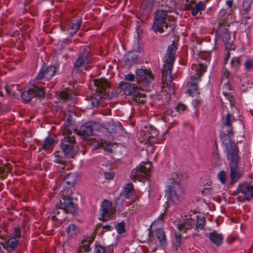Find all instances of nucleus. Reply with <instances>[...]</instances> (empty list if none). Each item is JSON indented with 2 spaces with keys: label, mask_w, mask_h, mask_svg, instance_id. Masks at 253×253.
Returning <instances> with one entry per match:
<instances>
[{
  "label": "nucleus",
  "mask_w": 253,
  "mask_h": 253,
  "mask_svg": "<svg viewBox=\"0 0 253 253\" xmlns=\"http://www.w3.org/2000/svg\"><path fill=\"white\" fill-rule=\"evenodd\" d=\"M150 9L146 8V9L143 10V12L142 14H145L146 17H147L150 13Z\"/></svg>",
  "instance_id": "338daca9"
},
{
  "label": "nucleus",
  "mask_w": 253,
  "mask_h": 253,
  "mask_svg": "<svg viewBox=\"0 0 253 253\" xmlns=\"http://www.w3.org/2000/svg\"><path fill=\"white\" fill-rule=\"evenodd\" d=\"M165 113L167 115H170L172 117L175 116V114H174L173 111L171 108H167L165 111Z\"/></svg>",
  "instance_id": "680f3d73"
},
{
  "label": "nucleus",
  "mask_w": 253,
  "mask_h": 253,
  "mask_svg": "<svg viewBox=\"0 0 253 253\" xmlns=\"http://www.w3.org/2000/svg\"><path fill=\"white\" fill-rule=\"evenodd\" d=\"M56 72V68L54 66H50L46 68H42L36 77L37 80H41L45 78L47 80L51 79Z\"/></svg>",
  "instance_id": "2eb2a0df"
},
{
  "label": "nucleus",
  "mask_w": 253,
  "mask_h": 253,
  "mask_svg": "<svg viewBox=\"0 0 253 253\" xmlns=\"http://www.w3.org/2000/svg\"><path fill=\"white\" fill-rule=\"evenodd\" d=\"M91 55L89 48L84 47L78 55L74 64V70L77 72H81L84 70H87V65L90 63Z\"/></svg>",
  "instance_id": "6e6552de"
},
{
  "label": "nucleus",
  "mask_w": 253,
  "mask_h": 253,
  "mask_svg": "<svg viewBox=\"0 0 253 253\" xmlns=\"http://www.w3.org/2000/svg\"><path fill=\"white\" fill-rule=\"evenodd\" d=\"M245 68L248 71H251L253 69V60L249 59L247 60L244 64Z\"/></svg>",
  "instance_id": "ea45409f"
},
{
  "label": "nucleus",
  "mask_w": 253,
  "mask_h": 253,
  "mask_svg": "<svg viewBox=\"0 0 253 253\" xmlns=\"http://www.w3.org/2000/svg\"><path fill=\"white\" fill-rule=\"evenodd\" d=\"M168 10L166 9H158L155 12V17L153 23L152 29L155 33H161L167 31L169 34L174 31L175 25L174 24H169L167 22Z\"/></svg>",
  "instance_id": "39448f33"
},
{
  "label": "nucleus",
  "mask_w": 253,
  "mask_h": 253,
  "mask_svg": "<svg viewBox=\"0 0 253 253\" xmlns=\"http://www.w3.org/2000/svg\"><path fill=\"white\" fill-rule=\"evenodd\" d=\"M59 153V152L58 151H56L54 153L55 157L58 158L55 162L59 164H63L65 161L63 160L62 157L60 156Z\"/></svg>",
  "instance_id": "09e8293b"
},
{
  "label": "nucleus",
  "mask_w": 253,
  "mask_h": 253,
  "mask_svg": "<svg viewBox=\"0 0 253 253\" xmlns=\"http://www.w3.org/2000/svg\"><path fill=\"white\" fill-rule=\"evenodd\" d=\"M175 240L173 243V245H174L175 249L177 250L178 249V248L180 246V245H181V235L180 234H179V235L175 234Z\"/></svg>",
  "instance_id": "79ce46f5"
},
{
  "label": "nucleus",
  "mask_w": 253,
  "mask_h": 253,
  "mask_svg": "<svg viewBox=\"0 0 253 253\" xmlns=\"http://www.w3.org/2000/svg\"><path fill=\"white\" fill-rule=\"evenodd\" d=\"M241 171L239 170L238 163H230V176L231 183L236 182L241 177Z\"/></svg>",
  "instance_id": "a211bd4d"
},
{
  "label": "nucleus",
  "mask_w": 253,
  "mask_h": 253,
  "mask_svg": "<svg viewBox=\"0 0 253 253\" xmlns=\"http://www.w3.org/2000/svg\"><path fill=\"white\" fill-rule=\"evenodd\" d=\"M136 82L139 83L138 79L142 80L145 82L148 86L150 85V83L154 80V77L150 70L146 69H139L136 71Z\"/></svg>",
  "instance_id": "ddd939ff"
},
{
  "label": "nucleus",
  "mask_w": 253,
  "mask_h": 253,
  "mask_svg": "<svg viewBox=\"0 0 253 253\" xmlns=\"http://www.w3.org/2000/svg\"><path fill=\"white\" fill-rule=\"evenodd\" d=\"M130 84L128 83H121L120 84V93L123 92V94L128 95L131 94V92H129L128 90L130 87Z\"/></svg>",
  "instance_id": "2f4dec72"
},
{
  "label": "nucleus",
  "mask_w": 253,
  "mask_h": 253,
  "mask_svg": "<svg viewBox=\"0 0 253 253\" xmlns=\"http://www.w3.org/2000/svg\"><path fill=\"white\" fill-rule=\"evenodd\" d=\"M74 143H61V148L67 158H74L77 153V149L73 146Z\"/></svg>",
  "instance_id": "6ab92c4d"
},
{
  "label": "nucleus",
  "mask_w": 253,
  "mask_h": 253,
  "mask_svg": "<svg viewBox=\"0 0 253 253\" xmlns=\"http://www.w3.org/2000/svg\"><path fill=\"white\" fill-rule=\"evenodd\" d=\"M55 138V136L52 137L49 135L45 139L44 142H55L58 141V140H56Z\"/></svg>",
  "instance_id": "5fc2aeb1"
},
{
  "label": "nucleus",
  "mask_w": 253,
  "mask_h": 253,
  "mask_svg": "<svg viewBox=\"0 0 253 253\" xmlns=\"http://www.w3.org/2000/svg\"><path fill=\"white\" fill-rule=\"evenodd\" d=\"M100 216L99 219L100 220L107 221L112 216L113 213L112 204L111 202L104 200L102 202L100 209Z\"/></svg>",
  "instance_id": "f8f14e48"
},
{
  "label": "nucleus",
  "mask_w": 253,
  "mask_h": 253,
  "mask_svg": "<svg viewBox=\"0 0 253 253\" xmlns=\"http://www.w3.org/2000/svg\"><path fill=\"white\" fill-rule=\"evenodd\" d=\"M21 237V230L19 227H16L14 230V235L12 238L19 239Z\"/></svg>",
  "instance_id": "de8ad7c7"
},
{
  "label": "nucleus",
  "mask_w": 253,
  "mask_h": 253,
  "mask_svg": "<svg viewBox=\"0 0 253 253\" xmlns=\"http://www.w3.org/2000/svg\"><path fill=\"white\" fill-rule=\"evenodd\" d=\"M102 228L105 231H111L113 229V227L110 224L104 225L102 226Z\"/></svg>",
  "instance_id": "052dcab7"
},
{
  "label": "nucleus",
  "mask_w": 253,
  "mask_h": 253,
  "mask_svg": "<svg viewBox=\"0 0 253 253\" xmlns=\"http://www.w3.org/2000/svg\"><path fill=\"white\" fill-rule=\"evenodd\" d=\"M207 2V1L203 2L200 1L196 3L194 6L193 8H192V10L191 11L192 15L195 16L199 12L201 14V12L206 9Z\"/></svg>",
  "instance_id": "bb28decb"
},
{
  "label": "nucleus",
  "mask_w": 253,
  "mask_h": 253,
  "mask_svg": "<svg viewBox=\"0 0 253 253\" xmlns=\"http://www.w3.org/2000/svg\"><path fill=\"white\" fill-rule=\"evenodd\" d=\"M21 97L22 100L25 102H29L34 97L43 98L44 89L42 87L34 85L32 88L22 92Z\"/></svg>",
  "instance_id": "9d476101"
},
{
  "label": "nucleus",
  "mask_w": 253,
  "mask_h": 253,
  "mask_svg": "<svg viewBox=\"0 0 253 253\" xmlns=\"http://www.w3.org/2000/svg\"><path fill=\"white\" fill-rule=\"evenodd\" d=\"M226 149L228 160L230 163H238L239 150L236 143H223Z\"/></svg>",
  "instance_id": "9b49d317"
},
{
  "label": "nucleus",
  "mask_w": 253,
  "mask_h": 253,
  "mask_svg": "<svg viewBox=\"0 0 253 253\" xmlns=\"http://www.w3.org/2000/svg\"><path fill=\"white\" fill-rule=\"evenodd\" d=\"M174 109L178 112H183L187 109V106L182 103H179L175 107Z\"/></svg>",
  "instance_id": "c03bdc74"
},
{
  "label": "nucleus",
  "mask_w": 253,
  "mask_h": 253,
  "mask_svg": "<svg viewBox=\"0 0 253 253\" xmlns=\"http://www.w3.org/2000/svg\"><path fill=\"white\" fill-rule=\"evenodd\" d=\"M135 77L133 74H128L125 76V80L128 82L135 81Z\"/></svg>",
  "instance_id": "8fccbe9b"
},
{
  "label": "nucleus",
  "mask_w": 253,
  "mask_h": 253,
  "mask_svg": "<svg viewBox=\"0 0 253 253\" xmlns=\"http://www.w3.org/2000/svg\"><path fill=\"white\" fill-rule=\"evenodd\" d=\"M62 199L56 204V209L54 211L55 215L60 213L59 209H61L64 212L70 213L74 214L76 212V206L73 202V198L69 195H65L64 193L61 194Z\"/></svg>",
  "instance_id": "0eeeda50"
},
{
  "label": "nucleus",
  "mask_w": 253,
  "mask_h": 253,
  "mask_svg": "<svg viewBox=\"0 0 253 253\" xmlns=\"http://www.w3.org/2000/svg\"><path fill=\"white\" fill-rule=\"evenodd\" d=\"M205 221V218H203L200 219H198L195 223V224H196V228L197 229H202L203 228Z\"/></svg>",
  "instance_id": "a18cd8bd"
},
{
  "label": "nucleus",
  "mask_w": 253,
  "mask_h": 253,
  "mask_svg": "<svg viewBox=\"0 0 253 253\" xmlns=\"http://www.w3.org/2000/svg\"><path fill=\"white\" fill-rule=\"evenodd\" d=\"M238 192L244 195L246 200H250L253 197V186L245 183L240 184L237 188Z\"/></svg>",
  "instance_id": "dca6fc26"
},
{
  "label": "nucleus",
  "mask_w": 253,
  "mask_h": 253,
  "mask_svg": "<svg viewBox=\"0 0 253 253\" xmlns=\"http://www.w3.org/2000/svg\"><path fill=\"white\" fill-rule=\"evenodd\" d=\"M253 0H243L242 4V10L245 13L247 14L248 12L250 11L251 4Z\"/></svg>",
  "instance_id": "72a5a7b5"
},
{
  "label": "nucleus",
  "mask_w": 253,
  "mask_h": 253,
  "mask_svg": "<svg viewBox=\"0 0 253 253\" xmlns=\"http://www.w3.org/2000/svg\"><path fill=\"white\" fill-rule=\"evenodd\" d=\"M167 205H179L184 199L185 192L180 183L173 178L169 179L166 185L165 190Z\"/></svg>",
  "instance_id": "f03ea898"
},
{
  "label": "nucleus",
  "mask_w": 253,
  "mask_h": 253,
  "mask_svg": "<svg viewBox=\"0 0 253 253\" xmlns=\"http://www.w3.org/2000/svg\"><path fill=\"white\" fill-rule=\"evenodd\" d=\"M196 220L194 219H187L183 223L178 225V229L181 232H186L187 230L191 229L194 226Z\"/></svg>",
  "instance_id": "393cba45"
},
{
  "label": "nucleus",
  "mask_w": 253,
  "mask_h": 253,
  "mask_svg": "<svg viewBox=\"0 0 253 253\" xmlns=\"http://www.w3.org/2000/svg\"><path fill=\"white\" fill-rule=\"evenodd\" d=\"M218 178L221 184H225L226 182V172L223 170L220 171L218 174Z\"/></svg>",
  "instance_id": "37998d69"
},
{
  "label": "nucleus",
  "mask_w": 253,
  "mask_h": 253,
  "mask_svg": "<svg viewBox=\"0 0 253 253\" xmlns=\"http://www.w3.org/2000/svg\"><path fill=\"white\" fill-rule=\"evenodd\" d=\"M82 20L77 21L75 23H72L70 26V29L71 30L70 34L72 36L76 34L77 31L80 29Z\"/></svg>",
  "instance_id": "473e14b6"
},
{
  "label": "nucleus",
  "mask_w": 253,
  "mask_h": 253,
  "mask_svg": "<svg viewBox=\"0 0 253 253\" xmlns=\"http://www.w3.org/2000/svg\"><path fill=\"white\" fill-rule=\"evenodd\" d=\"M250 19H251V17L247 15V16H245L244 17V18L243 19V21L244 22L245 24H247L249 23L248 21Z\"/></svg>",
  "instance_id": "e2e57ef3"
},
{
  "label": "nucleus",
  "mask_w": 253,
  "mask_h": 253,
  "mask_svg": "<svg viewBox=\"0 0 253 253\" xmlns=\"http://www.w3.org/2000/svg\"><path fill=\"white\" fill-rule=\"evenodd\" d=\"M176 48L175 45L174 44H171L168 46L164 57V64L162 69V84L164 85H166L169 88H173L171 70L175 60Z\"/></svg>",
  "instance_id": "f257e3e1"
},
{
  "label": "nucleus",
  "mask_w": 253,
  "mask_h": 253,
  "mask_svg": "<svg viewBox=\"0 0 253 253\" xmlns=\"http://www.w3.org/2000/svg\"><path fill=\"white\" fill-rule=\"evenodd\" d=\"M233 135V132L232 134L228 133L226 134L225 133H220V138L222 142H224L225 141H228V142H232L231 137Z\"/></svg>",
  "instance_id": "c9c22d12"
},
{
  "label": "nucleus",
  "mask_w": 253,
  "mask_h": 253,
  "mask_svg": "<svg viewBox=\"0 0 253 253\" xmlns=\"http://www.w3.org/2000/svg\"><path fill=\"white\" fill-rule=\"evenodd\" d=\"M145 128L147 129L145 133V137L147 139V142H152L151 138H156L158 136L159 131L151 125H148V127L145 126Z\"/></svg>",
  "instance_id": "4be33fe9"
},
{
  "label": "nucleus",
  "mask_w": 253,
  "mask_h": 253,
  "mask_svg": "<svg viewBox=\"0 0 253 253\" xmlns=\"http://www.w3.org/2000/svg\"><path fill=\"white\" fill-rule=\"evenodd\" d=\"M82 245L81 246L82 249L85 252L88 253L91 251V248L85 243L82 242Z\"/></svg>",
  "instance_id": "3c124183"
},
{
  "label": "nucleus",
  "mask_w": 253,
  "mask_h": 253,
  "mask_svg": "<svg viewBox=\"0 0 253 253\" xmlns=\"http://www.w3.org/2000/svg\"><path fill=\"white\" fill-rule=\"evenodd\" d=\"M164 209L163 210V213L162 212L161 213V214L160 215V216H159V217L158 218V220H162L164 216H165V215L166 214V213L167 212V209L168 208H169V205H167L166 204V205H165L164 206Z\"/></svg>",
  "instance_id": "864d4df0"
},
{
  "label": "nucleus",
  "mask_w": 253,
  "mask_h": 253,
  "mask_svg": "<svg viewBox=\"0 0 253 253\" xmlns=\"http://www.w3.org/2000/svg\"><path fill=\"white\" fill-rule=\"evenodd\" d=\"M152 164L150 162L140 163L135 169L131 171V177L133 180L141 181L143 179H147L150 175Z\"/></svg>",
  "instance_id": "1a4fd4ad"
},
{
  "label": "nucleus",
  "mask_w": 253,
  "mask_h": 253,
  "mask_svg": "<svg viewBox=\"0 0 253 253\" xmlns=\"http://www.w3.org/2000/svg\"><path fill=\"white\" fill-rule=\"evenodd\" d=\"M94 239L91 238H87L86 239H84L82 241L83 243H86L88 245H90L93 242Z\"/></svg>",
  "instance_id": "bf43d9fd"
},
{
  "label": "nucleus",
  "mask_w": 253,
  "mask_h": 253,
  "mask_svg": "<svg viewBox=\"0 0 253 253\" xmlns=\"http://www.w3.org/2000/svg\"><path fill=\"white\" fill-rule=\"evenodd\" d=\"M186 7L187 10H192V8H193L194 6H193V4H192V3H187Z\"/></svg>",
  "instance_id": "774afa93"
},
{
  "label": "nucleus",
  "mask_w": 253,
  "mask_h": 253,
  "mask_svg": "<svg viewBox=\"0 0 253 253\" xmlns=\"http://www.w3.org/2000/svg\"><path fill=\"white\" fill-rule=\"evenodd\" d=\"M117 143H95L96 146H94L92 150L96 151L98 153L103 150L108 152H111L112 149L114 144Z\"/></svg>",
  "instance_id": "b1692460"
},
{
  "label": "nucleus",
  "mask_w": 253,
  "mask_h": 253,
  "mask_svg": "<svg viewBox=\"0 0 253 253\" xmlns=\"http://www.w3.org/2000/svg\"><path fill=\"white\" fill-rule=\"evenodd\" d=\"M96 124L94 122H87L82 125L79 130L76 129V134L82 136L84 139L91 135Z\"/></svg>",
  "instance_id": "4468645a"
},
{
  "label": "nucleus",
  "mask_w": 253,
  "mask_h": 253,
  "mask_svg": "<svg viewBox=\"0 0 253 253\" xmlns=\"http://www.w3.org/2000/svg\"><path fill=\"white\" fill-rule=\"evenodd\" d=\"M207 66L202 63L198 65H193L192 69L195 70L196 72L191 75V81L187 83L188 89L187 92L190 96H194L199 94L198 84L201 81V77L206 71Z\"/></svg>",
  "instance_id": "423d86ee"
},
{
  "label": "nucleus",
  "mask_w": 253,
  "mask_h": 253,
  "mask_svg": "<svg viewBox=\"0 0 253 253\" xmlns=\"http://www.w3.org/2000/svg\"><path fill=\"white\" fill-rule=\"evenodd\" d=\"M202 102L200 99H195L193 101V104L195 107L198 108L201 105Z\"/></svg>",
  "instance_id": "13d9d810"
},
{
  "label": "nucleus",
  "mask_w": 253,
  "mask_h": 253,
  "mask_svg": "<svg viewBox=\"0 0 253 253\" xmlns=\"http://www.w3.org/2000/svg\"><path fill=\"white\" fill-rule=\"evenodd\" d=\"M19 240L15 238L10 237L8 241L5 243V245H3L4 249L8 252L15 249L17 247Z\"/></svg>",
  "instance_id": "c85d7f7f"
},
{
  "label": "nucleus",
  "mask_w": 253,
  "mask_h": 253,
  "mask_svg": "<svg viewBox=\"0 0 253 253\" xmlns=\"http://www.w3.org/2000/svg\"><path fill=\"white\" fill-rule=\"evenodd\" d=\"M208 237L210 241L216 247L221 245L224 239V235L222 233H218L216 231L209 233Z\"/></svg>",
  "instance_id": "aec40b11"
},
{
  "label": "nucleus",
  "mask_w": 253,
  "mask_h": 253,
  "mask_svg": "<svg viewBox=\"0 0 253 253\" xmlns=\"http://www.w3.org/2000/svg\"><path fill=\"white\" fill-rule=\"evenodd\" d=\"M233 0H228L226 1V5L229 8H231L233 6Z\"/></svg>",
  "instance_id": "0e129e2a"
},
{
  "label": "nucleus",
  "mask_w": 253,
  "mask_h": 253,
  "mask_svg": "<svg viewBox=\"0 0 253 253\" xmlns=\"http://www.w3.org/2000/svg\"><path fill=\"white\" fill-rule=\"evenodd\" d=\"M106 129L110 133H113L116 131V125L114 123H108L106 125Z\"/></svg>",
  "instance_id": "58836bf2"
},
{
  "label": "nucleus",
  "mask_w": 253,
  "mask_h": 253,
  "mask_svg": "<svg viewBox=\"0 0 253 253\" xmlns=\"http://www.w3.org/2000/svg\"><path fill=\"white\" fill-rule=\"evenodd\" d=\"M93 82L96 93L87 99L88 107L90 109L98 107L101 101L108 97L106 89L110 87V83L105 79H95Z\"/></svg>",
  "instance_id": "7ed1b4c3"
},
{
  "label": "nucleus",
  "mask_w": 253,
  "mask_h": 253,
  "mask_svg": "<svg viewBox=\"0 0 253 253\" xmlns=\"http://www.w3.org/2000/svg\"><path fill=\"white\" fill-rule=\"evenodd\" d=\"M54 143H43L42 145L39 148L38 152L44 150L45 151L51 150L53 148Z\"/></svg>",
  "instance_id": "a19ab883"
},
{
  "label": "nucleus",
  "mask_w": 253,
  "mask_h": 253,
  "mask_svg": "<svg viewBox=\"0 0 253 253\" xmlns=\"http://www.w3.org/2000/svg\"><path fill=\"white\" fill-rule=\"evenodd\" d=\"M128 91L131 92L129 95L132 96V98L135 102L140 103L144 102L142 98L145 97L146 95L139 92L138 86L134 84H130Z\"/></svg>",
  "instance_id": "f3484780"
},
{
  "label": "nucleus",
  "mask_w": 253,
  "mask_h": 253,
  "mask_svg": "<svg viewBox=\"0 0 253 253\" xmlns=\"http://www.w3.org/2000/svg\"><path fill=\"white\" fill-rule=\"evenodd\" d=\"M235 121L234 116L228 113L225 117L224 122V125L225 126L228 127L227 132L229 134H232V122Z\"/></svg>",
  "instance_id": "cd10ccee"
},
{
  "label": "nucleus",
  "mask_w": 253,
  "mask_h": 253,
  "mask_svg": "<svg viewBox=\"0 0 253 253\" xmlns=\"http://www.w3.org/2000/svg\"><path fill=\"white\" fill-rule=\"evenodd\" d=\"M218 22L216 34L218 38H221L224 42L227 50H234L232 47V44L230 42L231 39L228 29L226 26H229V23L227 21V17L231 16L230 14H226V11L225 9L221 10L218 14Z\"/></svg>",
  "instance_id": "20e7f679"
},
{
  "label": "nucleus",
  "mask_w": 253,
  "mask_h": 253,
  "mask_svg": "<svg viewBox=\"0 0 253 253\" xmlns=\"http://www.w3.org/2000/svg\"><path fill=\"white\" fill-rule=\"evenodd\" d=\"M93 253H105V248L101 245L95 247Z\"/></svg>",
  "instance_id": "49530a36"
},
{
  "label": "nucleus",
  "mask_w": 253,
  "mask_h": 253,
  "mask_svg": "<svg viewBox=\"0 0 253 253\" xmlns=\"http://www.w3.org/2000/svg\"><path fill=\"white\" fill-rule=\"evenodd\" d=\"M80 232V228L72 223L69 224L66 229L67 234L70 238L75 237Z\"/></svg>",
  "instance_id": "a878e982"
},
{
  "label": "nucleus",
  "mask_w": 253,
  "mask_h": 253,
  "mask_svg": "<svg viewBox=\"0 0 253 253\" xmlns=\"http://www.w3.org/2000/svg\"><path fill=\"white\" fill-rule=\"evenodd\" d=\"M66 138V137H64ZM65 142H76V140L74 136L71 135V133L70 134L69 136H67Z\"/></svg>",
  "instance_id": "6e6d98bb"
},
{
  "label": "nucleus",
  "mask_w": 253,
  "mask_h": 253,
  "mask_svg": "<svg viewBox=\"0 0 253 253\" xmlns=\"http://www.w3.org/2000/svg\"><path fill=\"white\" fill-rule=\"evenodd\" d=\"M116 229L118 234H121L124 233L126 231L125 223L124 221H121V222L118 223L116 225Z\"/></svg>",
  "instance_id": "e433bc0d"
},
{
  "label": "nucleus",
  "mask_w": 253,
  "mask_h": 253,
  "mask_svg": "<svg viewBox=\"0 0 253 253\" xmlns=\"http://www.w3.org/2000/svg\"><path fill=\"white\" fill-rule=\"evenodd\" d=\"M241 64V60L240 57H234L231 60L230 64L231 68L236 71Z\"/></svg>",
  "instance_id": "7c9ffc66"
},
{
  "label": "nucleus",
  "mask_w": 253,
  "mask_h": 253,
  "mask_svg": "<svg viewBox=\"0 0 253 253\" xmlns=\"http://www.w3.org/2000/svg\"><path fill=\"white\" fill-rule=\"evenodd\" d=\"M223 77L227 79L229 76V72L227 70V68L223 67L222 68Z\"/></svg>",
  "instance_id": "4d7b16f0"
},
{
  "label": "nucleus",
  "mask_w": 253,
  "mask_h": 253,
  "mask_svg": "<svg viewBox=\"0 0 253 253\" xmlns=\"http://www.w3.org/2000/svg\"><path fill=\"white\" fill-rule=\"evenodd\" d=\"M71 95L70 91L67 90H62L59 94L60 98L64 101L69 99L71 98Z\"/></svg>",
  "instance_id": "4c0bfd02"
},
{
  "label": "nucleus",
  "mask_w": 253,
  "mask_h": 253,
  "mask_svg": "<svg viewBox=\"0 0 253 253\" xmlns=\"http://www.w3.org/2000/svg\"><path fill=\"white\" fill-rule=\"evenodd\" d=\"M105 179L110 180L113 179L115 176V173L113 172H105L104 173Z\"/></svg>",
  "instance_id": "603ef678"
},
{
  "label": "nucleus",
  "mask_w": 253,
  "mask_h": 253,
  "mask_svg": "<svg viewBox=\"0 0 253 253\" xmlns=\"http://www.w3.org/2000/svg\"><path fill=\"white\" fill-rule=\"evenodd\" d=\"M134 190L133 185L131 183H127L124 189L123 192L121 193V196L125 199H128L132 195Z\"/></svg>",
  "instance_id": "c756f323"
},
{
  "label": "nucleus",
  "mask_w": 253,
  "mask_h": 253,
  "mask_svg": "<svg viewBox=\"0 0 253 253\" xmlns=\"http://www.w3.org/2000/svg\"><path fill=\"white\" fill-rule=\"evenodd\" d=\"M65 117L67 118L65 125H66L67 129H68L70 126H72L74 124V121L72 118L70 112H68L65 114Z\"/></svg>",
  "instance_id": "f704fd0d"
},
{
  "label": "nucleus",
  "mask_w": 253,
  "mask_h": 253,
  "mask_svg": "<svg viewBox=\"0 0 253 253\" xmlns=\"http://www.w3.org/2000/svg\"><path fill=\"white\" fill-rule=\"evenodd\" d=\"M229 57H230V53H229V51H228L227 52V55L224 59V65L227 64V61L228 60Z\"/></svg>",
  "instance_id": "69168bd1"
},
{
  "label": "nucleus",
  "mask_w": 253,
  "mask_h": 253,
  "mask_svg": "<svg viewBox=\"0 0 253 253\" xmlns=\"http://www.w3.org/2000/svg\"><path fill=\"white\" fill-rule=\"evenodd\" d=\"M138 52L135 50H132L125 54L124 60L126 65L131 66L136 62L138 58V55L136 54V52Z\"/></svg>",
  "instance_id": "5701e85b"
},
{
  "label": "nucleus",
  "mask_w": 253,
  "mask_h": 253,
  "mask_svg": "<svg viewBox=\"0 0 253 253\" xmlns=\"http://www.w3.org/2000/svg\"><path fill=\"white\" fill-rule=\"evenodd\" d=\"M155 234L158 240L160 246L162 248H165L167 244L166 235L162 228H157L155 230Z\"/></svg>",
  "instance_id": "412c9836"
}]
</instances>
